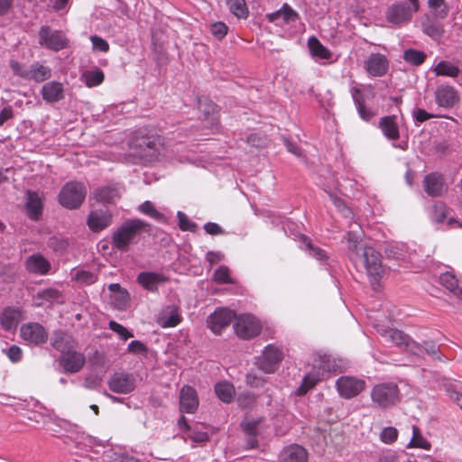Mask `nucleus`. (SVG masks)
<instances>
[{
    "mask_svg": "<svg viewBox=\"0 0 462 462\" xmlns=\"http://www.w3.org/2000/svg\"><path fill=\"white\" fill-rule=\"evenodd\" d=\"M182 319L180 307L175 303L162 306L155 318L156 323L162 328H175Z\"/></svg>",
    "mask_w": 462,
    "mask_h": 462,
    "instance_id": "obj_11",
    "label": "nucleus"
},
{
    "mask_svg": "<svg viewBox=\"0 0 462 462\" xmlns=\"http://www.w3.org/2000/svg\"><path fill=\"white\" fill-rule=\"evenodd\" d=\"M235 318V313L229 309L216 310L207 319L208 327L214 334H220Z\"/></svg>",
    "mask_w": 462,
    "mask_h": 462,
    "instance_id": "obj_17",
    "label": "nucleus"
},
{
    "mask_svg": "<svg viewBox=\"0 0 462 462\" xmlns=\"http://www.w3.org/2000/svg\"><path fill=\"white\" fill-rule=\"evenodd\" d=\"M72 274V279L82 285H90L97 281V275L87 270H76Z\"/></svg>",
    "mask_w": 462,
    "mask_h": 462,
    "instance_id": "obj_46",
    "label": "nucleus"
},
{
    "mask_svg": "<svg viewBox=\"0 0 462 462\" xmlns=\"http://www.w3.org/2000/svg\"><path fill=\"white\" fill-rule=\"evenodd\" d=\"M241 426L244 431L250 437L248 447L254 448L257 445L256 436L263 435L265 432V420L262 418L248 419L245 418Z\"/></svg>",
    "mask_w": 462,
    "mask_h": 462,
    "instance_id": "obj_20",
    "label": "nucleus"
},
{
    "mask_svg": "<svg viewBox=\"0 0 462 462\" xmlns=\"http://www.w3.org/2000/svg\"><path fill=\"white\" fill-rule=\"evenodd\" d=\"M86 195L87 188L82 182L69 181L61 188L58 201L62 207L74 209L83 203Z\"/></svg>",
    "mask_w": 462,
    "mask_h": 462,
    "instance_id": "obj_4",
    "label": "nucleus"
},
{
    "mask_svg": "<svg viewBox=\"0 0 462 462\" xmlns=\"http://www.w3.org/2000/svg\"><path fill=\"white\" fill-rule=\"evenodd\" d=\"M408 448H422L430 450L431 448L430 443L420 434V429L413 425L412 426V437L410 442L407 444Z\"/></svg>",
    "mask_w": 462,
    "mask_h": 462,
    "instance_id": "obj_41",
    "label": "nucleus"
},
{
    "mask_svg": "<svg viewBox=\"0 0 462 462\" xmlns=\"http://www.w3.org/2000/svg\"><path fill=\"white\" fill-rule=\"evenodd\" d=\"M113 303L118 310L126 309L129 303V294L127 291H120L117 295H113Z\"/></svg>",
    "mask_w": 462,
    "mask_h": 462,
    "instance_id": "obj_53",
    "label": "nucleus"
},
{
    "mask_svg": "<svg viewBox=\"0 0 462 462\" xmlns=\"http://www.w3.org/2000/svg\"><path fill=\"white\" fill-rule=\"evenodd\" d=\"M230 12L238 18H246L248 9L245 0H226Z\"/></svg>",
    "mask_w": 462,
    "mask_h": 462,
    "instance_id": "obj_44",
    "label": "nucleus"
},
{
    "mask_svg": "<svg viewBox=\"0 0 462 462\" xmlns=\"http://www.w3.org/2000/svg\"><path fill=\"white\" fill-rule=\"evenodd\" d=\"M52 346L61 353L60 363L66 373H78L84 366L85 356L73 350L74 341L70 336L62 332L56 333Z\"/></svg>",
    "mask_w": 462,
    "mask_h": 462,
    "instance_id": "obj_2",
    "label": "nucleus"
},
{
    "mask_svg": "<svg viewBox=\"0 0 462 462\" xmlns=\"http://www.w3.org/2000/svg\"><path fill=\"white\" fill-rule=\"evenodd\" d=\"M413 118L415 121L422 123L427 121L428 119L433 118L434 116L432 114L428 113L424 109L417 108L412 113Z\"/></svg>",
    "mask_w": 462,
    "mask_h": 462,
    "instance_id": "obj_63",
    "label": "nucleus"
},
{
    "mask_svg": "<svg viewBox=\"0 0 462 462\" xmlns=\"http://www.w3.org/2000/svg\"><path fill=\"white\" fill-rule=\"evenodd\" d=\"M104 73L99 69L85 70L81 75L82 81L88 88L100 85L104 81Z\"/></svg>",
    "mask_w": 462,
    "mask_h": 462,
    "instance_id": "obj_38",
    "label": "nucleus"
},
{
    "mask_svg": "<svg viewBox=\"0 0 462 462\" xmlns=\"http://www.w3.org/2000/svg\"><path fill=\"white\" fill-rule=\"evenodd\" d=\"M21 337L30 344L40 345L46 342L48 334L39 323H28L22 326Z\"/></svg>",
    "mask_w": 462,
    "mask_h": 462,
    "instance_id": "obj_19",
    "label": "nucleus"
},
{
    "mask_svg": "<svg viewBox=\"0 0 462 462\" xmlns=\"http://www.w3.org/2000/svg\"><path fill=\"white\" fill-rule=\"evenodd\" d=\"M423 32L433 39L440 38L444 32L440 24L433 22H428L427 23H424Z\"/></svg>",
    "mask_w": 462,
    "mask_h": 462,
    "instance_id": "obj_50",
    "label": "nucleus"
},
{
    "mask_svg": "<svg viewBox=\"0 0 462 462\" xmlns=\"http://www.w3.org/2000/svg\"><path fill=\"white\" fill-rule=\"evenodd\" d=\"M304 243L307 249L310 251V255L316 257L319 260H323L326 257V254L322 249L313 246L309 241H304Z\"/></svg>",
    "mask_w": 462,
    "mask_h": 462,
    "instance_id": "obj_64",
    "label": "nucleus"
},
{
    "mask_svg": "<svg viewBox=\"0 0 462 462\" xmlns=\"http://www.w3.org/2000/svg\"><path fill=\"white\" fill-rule=\"evenodd\" d=\"M338 394L345 399L357 396L365 387V382L354 376H340L336 382Z\"/></svg>",
    "mask_w": 462,
    "mask_h": 462,
    "instance_id": "obj_12",
    "label": "nucleus"
},
{
    "mask_svg": "<svg viewBox=\"0 0 462 462\" xmlns=\"http://www.w3.org/2000/svg\"><path fill=\"white\" fill-rule=\"evenodd\" d=\"M5 354H6L8 358L13 363H17V362L21 361V359L23 357V351H22V349L19 346H15V345L11 346L5 351Z\"/></svg>",
    "mask_w": 462,
    "mask_h": 462,
    "instance_id": "obj_59",
    "label": "nucleus"
},
{
    "mask_svg": "<svg viewBox=\"0 0 462 462\" xmlns=\"http://www.w3.org/2000/svg\"><path fill=\"white\" fill-rule=\"evenodd\" d=\"M322 185L323 189L328 194L331 202L334 204V206L337 208L339 212L342 213V215L345 217H350L352 216L351 209L346 206V204L343 202L342 199L337 198L333 192H332V187L335 188V189H339L337 186V181L333 180V182L330 184L329 182H324L320 183Z\"/></svg>",
    "mask_w": 462,
    "mask_h": 462,
    "instance_id": "obj_31",
    "label": "nucleus"
},
{
    "mask_svg": "<svg viewBox=\"0 0 462 462\" xmlns=\"http://www.w3.org/2000/svg\"><path fill=\"white\" fill-rule=\"evenodd\" d=\"M11 68L17 76L36 82L44 81L51 76V69L38 61L27 64L18 60H13Z\"/></svg>",
    "mask_w": 462,
    "mask_h": 462,
    "instance_id": "obj_5",
    "label": "nucleus"
},
{
    "mask_svg": "<svg viewBox=\"0 0 462 462\" xmlns=\"http://www.w3.org/2000/svg\"><path fill=\"white\" fill-rule=\"evenodd\" d=\"M379 126L385 137L390 140L399 138V126L396 116H387L381 118Z\"/></svg>",
    "mask_w": 462,
    "mask_h": 462,
    "instance_id": "obj_32",
    "label": "nucleus"
},
{
    "mask_svg": "<svg viewBox=\"0 0 462 462\" xmlns=\"http://www.w3.org/2000/svg\"><path fill=\"white\" fill-rule=\"evenodd\" d=\"M322 379V373L312 368V370L303 377L301 384L296 389V394L299 396L306 394Z\"/></svg>",
    "mask_w": 462,
    "mask_h": 462,
    "instance_id": "obj_33",
    "label": "nucleus"
},
{
    "mask_svg": "<svg viewBox=\"0 0 462 462\" xmlns=\"http://www.w3.org/2000/svg\"><path fill=\"white\" fill-rule=\"evenodd\" d=\"M398 430L394 427H385L380 432V440L384 444H393L398 438Z\"/></svg>",
    "mask_w": 462,
    "mask_h": 462,
    "instance_id": "obj_48",
    "label": "nucleus"
},
{
    "mask_svg": "<svg viewBox=\"0 0 462 462\" xmlns=\"http://www.w3.org/2000/svg\"><path fill=\"white\" fill-rule=\"evenodd\" d=\"M109 328L116 332L124 340H127L134 337L133 333L128 331L126 328L114 320L109 322Z\"/></svg>",
    "mask_w": 462,
    "mask_h": 462,
    "instance_id": "obj_52",
    "label": "nucleus"
},
{
    "mask_svg": "<svg viewBox=\"0 0 462 462\" xmlns=\"http://www.w3.org/2000/svg\"><path fill=\"white\" fill-rule=\"evenodd\" d=\"M189 438L196 443H204L208 439V435L206 431L189 430Z\"/></svg>",
    "mask_w": 462,
    "mask_h": 462,
    "instance_id": "obj_60",
    "label": "nucleus"
},
{
    "mask_svg": "<svg viewBox=\"0 0 462 462\" xmlns=\"http://www.w3.org/2000/svg\"><path fill=\"white\" fill-rule=\"evenodd\" d=\"M148 226L141 219H129L118 227L112 236V245L115 249L126 252L134 243L136 236Z\"/></svg>",
    "mask_w": 462,
    "mask_h": 462,
    "instance_id": "obj_3",
    "label": "nucleus"
},
{
    "mask_svg": "<svg viewBox=\"0 0 462 462\" xmlns=\"http://www.w3.org/2000/svg\"><path fill=\"white\" fill-rule=\"evenodd\" d=\"M199 406L196 391L188 385L181 388L180 393V409L181 412L194 413Z\"/></svg>",
    "mask_w": 462,
    "mask_h": 462,
    "instance_id": "obj_22",
    "label": "nucleus"
},
{
    "mask_svg": "<svg viewBox=\"0 0 462 462\" xmlns=\"http://www.w3.org/2000/svg\"><path fill=\"white\" fill-rule=\"evenodd\" d=\"M26 269L32 273L44 275L51 269V263L42 254H36L26 260Z\"/></svg>",
    "mask_w": 462,
    "mask_h": 462,
    "instance_id": "obj_30",
    "label": "nucleus"
},
{
    "mask_svg": "<svg viewBox=\"0 0 462 462\" xmlns=\"http://www.w3.org/2000/svg\"><path fill=\"white\" fill-rule=\"evenodd\" d=\"M122 189L116 185H109L97 189L94 192V198L97 201L108 204L114 203L120 198Z\"/></svg>",
    "mask_w": 462,
    "mask_h": 462,
    "instance_id": "obj_29",
    "label": "nucleus"
},
{
    "mask_svg": "<svg viewBox=\"0 0 462 462\" xmlns=\"http://www.w3.org/2000/svg\"><path fill=\"white\" fill-rule=\"evenodd\" d=\"M435 72L437 75L456 77L457 76L459 69L457 66H455L447 60H442L436 67Z\"/></svg>",
    "mask_w": 462,
    "mask_h": 462,
    "instance_id": "obj_45",
    "label": "nucleus"
},
{
    "mask_svg": "<svg viewBox=\"0 0 462 462\" xmlns=\"http://www.w3.org/2000/svg\"><path fill=\"white\" fill-rule=\"evenodd\" d=\"M410 4L400 3L392 5L387 12V20L393 24H401L411 20L412 14L419 9L418 0H410Z\"/></svg>",
    "mask_w": 462,
    "mask_h": 462,
    "instance_id": "obj_8",
    "label": "nucleus"
},
{
    "mask_svg": "<svg viewBox=\"0 0 462 462\" xmlns=\"http://www.w3.org/2000/svg\"><path fill=\"white\" fill-rule=\"evenodd\" d=\"M374 328L386 343H392L413 354L419 353L420 348L417 344L403 332L394 328H385L381 325H374Z\"/></svg>",
    "mask_w": 462,
    "mask_h": 462,
    "instance_id": "obj_7",
    "label": "nucleus"
},
{
    "mask_svg": "<svg viewBox=\"0 0 462 462\" xmlns=\"http://www.w3.org/2000/svg\"><path fill=\"white\" fill-rule=\"evenodd\" d=\"M213 279L215 282L221 284L234 283V280L230 276V271L225 265H221L216 269Z\"/></svg>",
    "mask_w": 462,
    "mask_h": 462,
    "instance_id": "obj_47",
    "label": "nucleus"
},
{
    "mask_svg": "<svg viewBox=\"0 0 462 462\" xmlns=\"http://www.w3.org/2000/svg\"><path fill=\"white\" fill-rule=\"evenodd\" d=\"M39 43L49 49L60 51L68 46V39L60 31H51L49 26H42L39 32Z\"/></svg>",
    "mask_w": 462,
    "mask_h": 462,
    "instance_id": "obj_13",
    "label": "nucleus"
},
{
    "mask_svg": "<svg viewBox=\"0 0 462 462\" xmlns=\"http://www.w3.org/2000/svg\"><path fill=\"white\" fill-rule=\"evenodd\" d=\"M20 319L21 312L12 308L4 310L0 317L1 325L5 330L15 328Z\"/></svg>",
    "mask_w": 462,
    "mask_h": 462,
    "instance_id": "obj_36",
    "label": "nucleus"
},
{
    "mask_svg": "<svg viewBox=\"0 0 462 462\" xmlns=\"http://www.w3.org/2000/svg\"><path fill=\"white\" fill-rule=\"evenodd\" d=\"M234 328L239 337L249 339L260 333L262 326L255 317L244 314L237 317L234 324Z\"/></svg>",
    "mask_w": 462,
    "mask_h": 462,
    "instance_id": "obj_10",
    "label": "nucleus"
},
{
    "mask_svg": "<svg viewBox=\"0 0 462 462\" xmlns=\"http://www.w3.org/2000/svg\"><path fill=\"white\" fill-rule=\"evenodd\" d=\"M264 380L254 373L246 374V383L254 388H258L263 385Z\"/></svg>",
    "mask_w": 462,
    "mask_h": 462,
    "instance_id": "obj_62",
    "label": "nucleus"
},
{
    "mask_svg": "<svg viewBox=\"0 0 462 462\" xmlns=\"http://www.w3.org/2000/svg\"><path fill=\"white\" fill-rule=\"evenodd\" d=\"M160 143L155 138L148 136L136 137L130 143V148L133 150V155L144 158L153 156L155 152L159 151Z\"/></svg>",
    "mask_w": 462,
    "mask_h": 462,
    "instance_id": "obj_16",
    "label": "nucleus"
},
{
    "mask_svg": "<svg viewBox=\"0 0 462 462\" xmlns=\"http://www.w3.org/2000/svg\"><path fill=\"white\" fill-rule=\"evenodd\" d=\"M279 460L280 462H307L308 452L303 447L292 444L281 451Z\"/></svg>",
    "mask_w": 462,
    "mask_h": 462,
    "instance_id": "obj_25",
    "label": "nucleus"
},
{
    "mask_svg": "<svg viewBox=\"0 0 462 462\" xmlns=\"http://www.w3.org/2000/svg\"><path fill=\"white\" fill-rule=\"evenodd\" d=\"M255 402V396L250 392H244L237 397V402L241 407H250Z\"/></svg>",
    "mask_w": 462,
    "mask_h": 462,
    "instance_id": "obj_56",
    "label": "nucleus"
},
{
    "mask_svg": "<svg viewBox=\"0 0 462 462\" xmlns=\"http://www.w3.org/2000/svg\"><path fill=\"white\" fill-rule=\"evenodd\" d=\"M90 41L92 42L93 50L106 52L109 49V45L106 41L97 35L91 36Z\"/></svg>",
    "mask_w": 462,
    "mask_h": 462,
    "instance_id": "obj_58",
    "label": "nucleus"
},
{
    "mask_svg": "<svg viewBox=\"0 0 462 462\" xmlns=\"http://www.w3.org/2000/svg\"><path fill=\"white\" fill-rule=\"evenodd\" d=\"M282 358L283 353L279 347L273 345H268L258 359V366L263 372L271 374L275 371Z\"/></svg>",
    "mask_w": 462,
    "mask_h": 462,
    "instance_id": "obj_14",
    "label": "nucleus"
},
{
    "mask_svg": "<svg viewBox=\"0 0 462 462\" xmlns=\"http://www.w3.org/2000/svg\"><path fill=\"white\" fill-rule=\"evenodd\" d=\"M308 47L310 54L313 56H317L318 58H329L330 56L329 51L315 36H312L308 40Z\"/></svg>",
    "mask_w": 462,
    "mask_h": 462,
    "instance_id": "obj_43",
    "label": "nucleus"
},
{
    "mask_svg": "<svg viewBox=\"0 0 462 462\" xmlns=\"http://www.w3.org/2000/svg\"><path fill=\"white\" fill-rule=\"evenodd\" d=\"M430 8L433 9L434 14L441 18L448 14V9L445 5L444 0H429Z\"/></svg>",
    "mask_w": 462,
    "mask_h": 462,
    "instance_id": "obj_54",
    "label": "nucleus"
},
{
    "mask_svg": "<svg viewBox=\"0 0 462 462\" xmlns=\"http://www.w3.org/2000/svg\"><path fill=\"white\" fill-rule=\"evenodd\" d=\"M337 366V365L336 364L335 358L328 355L319 356V357L315 359L313 363V368L316 371H320V373H322L323 378L327 374L336 372Z\"/></svg>",
    "mask_w": 462,
    "mask_h": 462,
    "instance_id": "obj_35",
    "label": "nucleus"
},
{
    "mask_svg": "<svg viewBox=\"0 0 462 462\" xmlns=\"http://www.w3.org/2000/svg\"><path fill=\"white\" fill-rule=\"evenodd\" d=\"M459 100L457 91L451 86L441 85L435 90V101L439 107H453Z\"/></svg>",
    "mask_w": 462,
    "mask_h": 462,
    "instance_id": "obj_21",
    "label": "nucleus"
},
{
    "mask_svg": "<svg viewBox=\"0 0 462 462\" xmlns=\"http://www.w3.org/2000/svg\"><path fill=\"white\" fill-rule=\"evenodd\" d=\"M371 399L377 407L384 409L391 407L400 400L399 389L393 383L376 384L371 391Z\"/></svg>",
    "mask_w": 462,
    "mask_h": 462,
    "instance_id": "obj_6",
    "label": "nucleus"
},
{
    "mask_svg": "<svg viewBox=\"0 0 462 462\" xmlns=\"http://www.w3.org/2000/svg\"><path fill=\"white\" fill-rule=\"evenodd\" d=\"M351 93L360 117L365 121H370L374 113L365 106V103L374 97L373 88L370 86H364L361 88L355 87L352 88Z\"/></svg>",
    "mask_w": 462,
    "mask_h": 462,
    "instance_id": "obj_9",
    "label": "nucleus"
},
{
    "mask_svg": "<svg viewBox=\"0 0 462 462\" xmlns=\"http://www.w3.org/2000/svg\"><path fill=\"white\" fill-rule=\"evenodd\" d=\"M364 68L373 77L383 76L388 69L387 60H366Z\"/></svg>",
    "mask_w": 462,
    "mask_h": 462,
    "instance_id": "obj_37",
    "label": "nucleus"
},
{
    "mask_svg": "<svg viewBox=\"0 0 462 462\" xmlns=\"http://www.w3.org/2000/svg\"><path fill=\"white\" fill-rule=\"evenodd\" d=\"M42 98L49 102H58L64 97L63 85L57 81H50L42 88Z\"/></svg>",
    "mask_w": 462,
    "mask_h": 462,
    "instance_id": "obj_28",
    "label": "nucleus"
},
{
    "mask_svg": "<svg viewBox=\"0 0 462 462\" xmlns=\"http://www.w3.org/2000/svg\"><path fill=\"white\" fill-rule=\"evenodd\" d=\"M447 217V208L444 204L439 203L434 206L431 213V218L433 221L440 223L443 222Z\"/></svg>",
    "mask_w": 462,
    "mask_h": 462,
    "instance_id": "obj_55",
    "label": "nucleus"
},
{
    "mask_svg": "<svg viewBox=\"0 0 462 462\" xmlns=\"http://www.w3.org/2000/svg\"><path fill=\"white\" fill-rule=\"evenodd\" d=\"M217 396L224 402H229L234 397L235 388L228 382H219L215 386Z\"/></svg>",
    "mask_w": 462,
    "mask_h": 462,
    "instance_id": "obj_40",
    "label": "nucleus"
},
{
    "mask_svg": "<svg viewBox=\"0 0 462 462\" xmlns=\"http://www.w3.org/2000/svg\"><path fill=\"white\" fill-rule=\"evenodd\" d=\"M146 350H147V348H146L145 345L139 340L132 341L127 346L128 352L136 354V355L144 354L146 352Z\"/></svg>",
    "mask_w": 462,
    "mask_h": 462,
    "instance_id": "obj_61",
    "label": "nucleus"
},
{
    "mask_svg": "<svg viewBox=\"0 0 462 462\" xmlns=\"http://www.w3.org/2000/svg\"><path fill=\"white\" fill-rule=\"evenodd\" d=\"M40 298L50 302H62L60 292L56 289H45L39 292Z\"/></svg>",
    "mask_w": 462,
    "mask_h": 462,
    "instance_id": "obj_51",
    "label": "nucleus"
},
{
    "mask_svg": "<svg viewBox=\"0 0 462 462\" xmlns=\"http://www.w3.org/2000/svg\"><path fill=\"white\" fill-rule=\"evenodd\" d=\"M360 241V232L349 231L347 233L350 259L354 262L360 261L362 263L372 286L375 289L379 285V281L384 273V267L382 264V255L371 246H359Z\"/></svg>",
    "mask_w": 462,
    "mask_h": 462,
    "instance_id": "obj_1",
    "label": "nucleus"
},
{
    "mask_svg": "<svg viewBox=\"0 0 462 462\" xmlns=\"http://www.w3.org/2000/svg\"><path fill=\"white\" fill-rule=\"evenodd\" d=\"M198 109L201 113L199 118L205 125V127L214 131L218 126V110L207 97L198 99Z\"/></svg>",
    "mask_w": 462,
    "mask_h": 462,
    "instance_id": "obj_15",
    "label": "nucleus"
},
{
    "mask_svg": "<svg viewBox=\"0 0 462 462\" xmlns=\"http://www.w3.org/2000/svg\"><path fill=\"white\" fill-rule=\"evenodd\" d=\"M269 22H277L280 18H282L284 23H289L296 22L299 19V14L293 10L288 4H284L281 9L274 13L268 14Z\"/></svg>",
    "mask_w": 462,
    "mask_h": 462,
    "instance_id": "obj_34",
    "label": "nucleus"
},
{
    "mask_svg": "<svg viewBox=\"0 0 462 462\" xmlns=\"http://www.w3.org/2000/svg\"><path fill=\"white\" fill-rule=\"evenodd\" d=\"M211 33L217 39H222L227 32V26L221 22L215 23L210 28Z\"/></svg>",
    "mask_w": 462,
    "mask_h": 462,
    "instance_id": "obj_57",
    "label": "nucleus"
},
{
    "mask_svg": "<svg viewBox=\"0 0 462 462\" xmlns=\"http://www.w3.org/2000/svg\"><path fill=\"white\" fill-rule=\"evenodd\" d=\"M112 223V215L108 210H93L88 217V226L93 232H99Z\"/></svg>",
    "mask_w": 462,
    "mask_h": 462,
    "instance_id": "obj_23",
    "label": "nucleus"
},
{
    "mask_svg": "<svg viewBox=\"0 0 462 462\" xmlns=\"http://www.w3.org/2000/svg\"><path fill=\"white\" fill-rule=\"evenodd\" d=\"M424 189L431 197L441 196L445 190L443 177L438 173H431L424 179Z\"/></svg>",
    "mask_w": 462,
    "mask_h": 462,
    "instance_id": "obj_27",
    "label": "nucleus"
},
{
    "mask_svg": "<svg viewBox=\"0 0 462 462\" xmlns=\"http://www.w3.org/2000/svg\"><path fill=\"white\" fill-rule=\"evenodd\" d=\"M109 389L119 394H127L135 388L134 377L126 373H116L108 381Z\"/></svg>",
    "mask_w": 462,
    "mask_h": 462,
    "instance_id": "obj_18",
    "label": "nucleus"
},
{
    "mask_svg": "<svg viewBox=\"0 0 462 462\" xmlns=\"http://www.w3.org/2000/svg\"><path fill=\"white\" fill-rule=\"evenodd\" d=\"M139 210L143 214L149 216L150 217L155 219L158 222L163 223L166 221L165 216L162 213H161L160 211H158L155 208L154 205L149 200L142 203L139 206Z\"/></svg>",
    "mask_w": 462,
    "mask_h": 462,
    "instance_id": "obj_42",
    "label": "nucleus"
},
{
    "mask_svg": "<svg viewBox=\"0 0 462 462\" xmlns=\"http://www.w3.org/2000/svg\"><path fill=\"white\" fill-rule=\"evenodd\" d=\"M177 218L179 226L182 231H196L197 225L193 221H191L185 213H183L182 211H178Z\"/></svg>",
    "mask_w": 462,
    "mask_h": 462,
    "instance_id": "obj_49",
    "label": "nucleus"
},
{
    "mask_svg": "<svg viewBox=\"0 0 462 462\" xmlns=\"http://www.w3.org/2000/svg\"><path fill=\"white\" fill-rule=\"evenodd\" d=\"M167 278L160 273L142 272L137 275L136 282L145 290L154 292L158 286L164 283Z\"/></svg>",
    "mask_w": 462,
    "mask_h": 462,
    "instance_id": "obj_24",
    "label": "nucleus"
},
{
    "mask_svg": "<svg viewBox=\"0 0 462 462\" xmlns=\"http://www.w3.org/2000/svg\"><path fill=\"white\" fill-rule=\"evenodd\" d=\"M43 208V196L34 192L27 191L26 211L32 220H38Z\"/></svg>",
    "mask_w": 462,
    "mask_h": 462,
    "instance_id": "obj_26",
    "label": "nucleus"
},
{
    "mask_svg": "<svg viewBox=\"0 0 462 462\" xmlns=\"http://www.w3.org/2000/svg\"><path fill=\"white\" fill-rule=\"evenodd\" d=\"M439 282L441 285L453 292L457 298L462 299V290L458 288L457 280L453 274L448 272L442 273L439 277Z\"/></svg>",
    "mask_w": 462,
    "mask_h": 462,
    "instance_id": "obj_39",
    "label": "nucleus"
}]
</instances>
